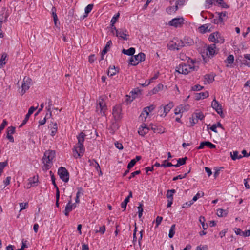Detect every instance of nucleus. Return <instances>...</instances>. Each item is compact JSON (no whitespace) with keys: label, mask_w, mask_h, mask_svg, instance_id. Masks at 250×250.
<instances>
[{"label":"nucleus","mask_w":250,"mask_h":250,"mask_svg":"<svg viewBox=\"0 0 250 250\" xmlns=\"http://www.w3.org/2000/svg\"><path fill=\"white\" fill-rule=\"evenodd\" d=\"M86 135L84 133L81 132L77 137L78 143L73 148V156L75 158L82 157L84 154L85 148L83 143Z\"/></svg>","instance_id":"f257e3e1"},{"label":"nucleus","mask_w":250,"mask_h":250,"mask_svg":"<svg viewBox=\"0 0 250 250\" xmlns=\"http://www.w3.org/2000/svg\"><path fill=\"white\" fill-rule=\"evenodd\" d=\"M217 53L216 45L213 43L208 45L206 48H204L201 52V55L204 62L207 63L209 61V58L213 57Z\"/></svg>","instance_id":"f03ea898"},{"label":"nucleus","mask_w":250,"mask_h":250,"mask_svg":"<svg viewBox=\"0 0 250 250\" xmlns=\"http://www.w3.org/2000/svg\"><path fill=\"white\" fill-rule=\"evenodd\" d=\"M55 156V152L53 150L46 151L42 158V162L44 164L43 170H47L52 166V160Z\"/></svg>","instance_id":"7ed1b4c3"},{"label":"nucleus","mask_w":250,"mask_h":250,"mask_svg":"<svg viewBox=\"0 0 250 250\" xmlns=\"http://www.w3.org/2000/svg\"><path fill=\"white\" fill-rule=\"evenodd\" d=\"M194 69V67L189 64L182 63L176 67V71L180 74H188Z\"/></svg>","instance_id":"20e7f679"},{"label":"nucleus","mask_w":250,"mask_h":250,"mask_svg":"<svg viewBox=\"0 0 250 250\" xmlns=\"http://www.w3.org/2000/svg\"><path fill=\"white\" fill-rule=\"evenodd\" d=\"M107 110V106L103 98L100 97L98 101V104L96 107L97 112L101 116L105 115V112Z\"/></svg>","instance_id":"39448f33"},{"label":"nucleus","mask_w":250,"mask_h":250,"mask_svg":"<svg viewBox=\"0 0 250 250\" xmlns=\"http://www.w3.org/2000/svg\"><path fill=\"white\" fill-rule=\"evenodd\" d=\"M145 54L143 53H140L137 55L132 57L129 60V63L132 65H136L139 62L144 61L145 59Z\"/></svg>","instance_id":"423d86ee"},{"label":"nucleus","mask_w":250,"mask_h":250,"mask_svg":"<svg viewBox=\"0 0 250 250\" xmlns=\"http://www.w3.org/2000/svg\"><path fill=\"white\" fill-rule=\"evenodd\" d=\"M184 19L183 17L175 18L168 22V25L175 28L181 27L184 24Z\"/></svg>","instance_id":"0eeeda50"},{"label":"nucleus","mask_w":250,"mask_h":250,"mask_svg":"<svg viewBox=\"0 0 250 250\" xmlns=\"http://www.w3.org/2000/svg\"><path fill=\"white\" fill-rule=\"evenodd\" d=\"M173 106V103L172 102H170L165 106L161 105L159 107L158 112L160 113L161 116L165 117Z\"/></svg>","instance_id":"6e6552de"},{"label":"nucleus","mask_w":250,"mask_h":250,"mask_svg":"<svg viewBox=\"0 0 250 250\" xmlns=\"http://www.w3.org/2000/svg\"><path fill=\"white\" fill-rule=\"evenodd\" d=\"M60 178L64 182H67L69 180V173L67 169L62 167H60L58 171Z\"/></svg>","instance_id":"1a4fd4ad"},{"label":"nucleus","mask_w":250,"mask_h":250,"mask_svg":"<svg viewBox=\"0 0 250 250\" xmlns=\"http://www.w3.org/2000/svg\"><path fill=\"white\" fill-rule=\"evenodd\" d=\"M184 46H185V44L183 41L177 39H175V41H173L168 44V46L170 49L179 50Z\"/></svg>","instance_id":"9d476101"},{"label":"nucleus","mask_w":250,"mask_h":250,"mask_svg":"<svg viewBox=\"0 0 250 250\" xmlns=\"http://www.w3.org/2000/svg\"><path fill=\"white\" fill-rule=\"evenodd\" d=\"M155 108L153 105H151L149 106L145 107L143 109V112L141 114L139 118L142 121H145L147 116L149 115V113L153 111Z\"/></svg>","instance_id":"9b49d317"},{"label":"nucleus","mask_w":250,"mask_h":250,"mask_svg":"<svg viewBox=\"0 0 250 250\" xmlns=\"http://www.w3.org/2000/svg\"><path fill=\"white\" fill-rule=\"evenodd\" d=\"M32 80L28 77H25L23 79V82L21 85V94L23 95L26 90H27L31 83Z\"/></svg>","instance_id":"f8f14e48"},{"label":"nucleus","mask_w":250,"mask_h":250,"mask_svg":"<svg viewBox=\"0 0 250 250\" xmlns=\"http://www.w3.org/2000/svg\"><path fill=\"white\" fill-rule=\"evenodd\" d=\"M211 106L222 118L224 117L222 106L220 104H219L215 98H214L212 102Z\"/></svg>","instance_id":"ddd939ff"},{"label":"nucleus","mask_w":250,"mask_h":250,"mask_svg":"<svg viewBox=\"0 0 250 250\" xmlns=\"http://www.w3.org/2000/svg\"><path fill=\"white\" fill-rule=\"evenodd\" d=\"M122 108L120 105H118L113 107L112 114L115 120L118 121L121 119Z\"/></svg>","instance_id":"4468645a"},{"label":"nucleus","mask_w":250,"mask_h":250,"mask_svg":"<svg viewBox=\"0 0 250 250\" xmlns=\"http://www.w3.org/2000/svg\"><path fill=\"white\" fill-rule=\"evenodd\" d=\"M76 207V205L75 204H72V201L70 199L65 206V209L63 211V212L65 216H68L69 213L70 211L72 210L73 209H74Z\"/></svg>","instance_id":"2eb2a0df"},{"label":"nucleus","mask_w":250,"mask_h":250,"mask_svg":"<svg viewBox=\"0 0 250 250\" xmlns=\"http://www.w3.org/2000/svg\"><path fill=\"white\" fill-rule=\"evenodd\" d=\"M205 146H208V147H209L210 148H214L216 147V146L215 145L212 144L210 142L205 141V142H202L200 143V145L199 146V147L197 148V149H203Z\"/></svg>","instance_id":"dca6fc26"},{"label":"nucleus","mask_w":250,"mask_h":250,"mask_svg":"<svg viewBox=\"0 0 250 250\" xmlns=\"http://www.w3.org/2000/svg\"><path fill=\"white\" fill-rule=\"evenodd\" d=\"M38 176H34L32 178L29 179L28 185H30V187H26L27 189L30 188L31 187L36 186V184L38 182Z\"/></svg>","instance_id":"f3484780"},{"label":"nucleus","mask_w":250,"mask_h":250,"mask_svg":"<svg viewBox=\"0 0 250 250\" xmlns=\"http://www.w3.org/2000/svg\"><path fill=\"white\" fill-rule=\"evenodd\" d=\"M149 130V128L147 127L146 124H143L138 130V133L142 136H144L146 134Z\"/></svg>","instance_id":"a211bd4d"},{"label":"nucleus","mask_w":250,"mask_h":250,"mask_svg":"<svg viewBox=\"0 0 250 250\" xmlns=\"http://www.w3.org/2000/svg\"><path fill=\"white\" fill-rule=\"evenodd\" d=\"M126 30H125V31L119 30V31H117V35L116 36L124 40H127V37L128 36V35L126 33Z\"/></svg>","instance_id":"6ab92c4d"},{"label":"nucleus","mask_w":250,"mask_h":250,"mask_svg":"<svg viewBox=\"0 0 250 250\" xmlns=\"http://www.w3.org/2000/svg\"><path fill=\"white\" fill-rule=\"evenodd\" d=\"M208 96H209V93L207 91H206L205 92H201V93L196 94L195 99L197 100H199L200 99H201L202 98L204 99L205 98H207Z\"/></svg>","instance_id":"aec40b11"},{"label":"nucleus","mask_w":250,"mask_h":250,"mask_svg":"<svg viewBox=\"0 0 250 250\" xmlns=\"http://www.w3.org/2000/svg\"><path fill=\"white\" fill-rule=\"evenodd\" d=\"M135 49L133 47H131L127 50H126L125 49H123L122 51V52L123 54H126V55H127L129 56L133 55L135 53Z\"/></svg>","instance_id":"412c9836"},{"label":"nucleus","mask_w":250,"mask_h":250,"mask_svg":"<svg viewBox=\"0 0 250 250\" xmlns=\"http://www.w3.org/2000/svg\"><path fill=\"white\" fill-rule=\"evenodd\" d=\"M217 36H219V38H221V36L218 32H214L209 35L208 37V40L210 41L216 43L215 37Z\"/></svg>","instance_id":"4be33fe9"},{"label":"nucleus","mask_w":250,"mask_h":250,"mask_svg":"<svg viewBox=\"0 0 250 250\" xmlns=\"http://www.w3.org/2000/svg\"><path fill=\"white\" fill-rule=\"evenodd\" d=\"M163 88V85L161 83H159L151 90V94H155L159 91L162 90Z\"/></svg>","instance_id":"5701e85b"},{"label":"nucleus","mask_w":250,"mask_h":250,"mask_svg":"<svg viewBox=\"0 0 250 250\" xmlns=\"http://www.w3.org/2000/svg\"><path fill=\"white\" fill-rule=\"evenodd\" d=\"M228 214V211L222 208H219L217 210V215L219 217L226 216Z\"/></svg>","instance_id":"b1692460"},{"label":"nucleus","mask_w":250,"mask_h":250,"mask_svg":"<svg viewBox=\"0 0 250 250\" xmlns=\"http://www.w3.org/2000/svg\"><path fill=\"white\" fill-rule=\"evenodd\" d=\"M178 5H176L168 7L167 9V11L168 14H171L172 13H175L178 9Z\"/></svg>","instance_id":"393cba45"},{"label":"nucleus","mask_w":250,"mask_h":250,"mask_svg":"<svg viewBox=\"0 0 250 250\" xmlns=\"http://www.w3.org/2000/svg\"><path fill=\"white\" fill-rule=\"evenodd\" d=\"M112 44V41L111 40L108 41L106 43L105 46L104 47V49L102 52V55L104 56L109 50V49L110 46Z\"/></svg>","instance_id":"a878e982"},{"label":"nucleus","mask_w":250,"mask_h":250,"mask_svg":"<svg viewBox=\"0 0 250 250\" xmlns=\"http://www.w3.org/2000/svg\"><path fill=\"white\" fill-rule=\"evenodd\" d=\"M218 16L219 22H222L224 20V17H227L228 13L226 11L222 12H216Z\"/></svg>","instance_id":"bb28decb"},{"label":"nucleus","mask_w":250,"mask_h":250,"mask_svg":"<svg viewBox=\"0 0 250 250\" xmlns=\"http://www.w3.org/2000/svg\"><path fill=\"white\" fill-rule=\"evenodd\" d=\"M209 25L204 24L199 27L200 31L201 33H205L206 32H210V28L208 29Z\"/></svg>","instance_id":"cd10ccee"},{"label":"nucleus","mask_w":250,"mask_h":250,"mask_svg":"<svg viewBox=\"0 0 250 250\" xmlns=\"http://www.w3.org/2000/svg\"><path fill=\"white\" fill-rule=\"evenodd\" d=\"M230 155L233 160L239 159L242 158V156L241 155H238V152L237 151H234L233 152H231Z\"/></svg>","instance_id":"c85d7f7f"},{"label":"nucleus","mask_w":250,"mask_h":250,"mask_svg":"<svg viewBox=\"0 0 250 250\" xmlns=\"http://www.w3.org/2000/svg\"><path fill=\"white\" fill-rule=\"evenodd\" d=\"M175 227H176L175 224L172 225L170 227L169 234H168V237L170 238H172L173 237L174 235L175 234Z\"/></svg>","instance_id":"c756f323"},{"label":"nucleus","mask_w":250,"mask_h":250,"mask_svg":"<svg viewBox=\"0 0 250 250\" xmlns=\"http://www.w3.org/2000/svg\"><path fill=\"white\" fill-rule=\"evenodd\" d=\"M171 5L174 4L180 6L183 5L185 0H169Z\"/></svg>","instance_id":"7c9ffc66"},{"label":"nucleus","mask_w":250,"mask_h":250,"mask_svg":"<svg viewBox=\"0 0 250 250\" xmlns=\"http://www.w3.org/2000/svg\"><path fill=\"white\" fill-rule=\"evenodd\" d=\"M117 70L115 68V67L114 66L113 67H110L108 69V75L109 76H113V75H115L117 73Z\"/></svg>","instance_id":"2f4dec72"},{"label":"nucleus","mask_w":250,"mask_h":250,"mask_svg":"<svg viewBox=\"0 0 250 250\" xmlns=\"http://www.w3.org/2000/svg\"><path fill=\"white\" fill-rule=\"evenodd\" d=\"M93 7V4H88L85 8V14H86L84 15V17H87V15L92 10V8Z\"/></svg>","instance_id":"473e14b6"},{"label":"nucleus","mask_w":250,"mask_h":250,"mask_svg":"<svg viewBox=\"0 0 250 250\" xmlns=\"http://www.w3.org/2000/svg\"><path fill=\"white\" fill-rule=\"evenodd\" d=\"M176 191L175 189H171L167 190V197L168 199H173V194L175 193Z\"/></svg>","instance_id":"72a5a7b5"},{"label":"nucleus","mask_w":250,"mask_h":250,"mask_svg":"<svg viewBox=\"0 0 250 250\" xmlns=\"http://www.w3.org/2000/svg\"><path fill=\"white\" fill-rule=\"evenodd\" d=\"M199 221L202 225V228L204 230H206L207 229L208 225L205 224V218L203 216H200L199 218Z\"/></svg>","instance_id":"f704fd0d"},{"label":"nucleus","mask_w":250,"mask_h":250,"mask_svg":"<svg viewBox=\"0 0 250 250\" xmlns=\"http://www.w3.org/2000/svg\"><path fill=\"white\" fill-rule=\"evenodd\" d=\"M7 57V55L4 53L2 54L1 58L0 60V67H1L3 65L5 64V62H4L6 57Z\"/></svg>","instance_id":"c9c22d12"},{"label":"nucleus","mask_w":250,"mask_h":250,"mask_svg":"<svg viewBox=\"0 0 250 250\" xmlns=\"http://www.w3.org/2000/svg\"><path fill=\"white\" fill-rule=\"evenodd\" d=\"M51 10H52V16L53 17L54 21L55 22V25H56L57 21L58 20V17H57V14L56 13V9L55 7H53L52 8Z\"/></svg>","instance_id":"e433bc0d"},{"label":"nucleus","mask_w":250,"mask_h":250,"mask_svg":"<svg viewBox=\"0 0 250 250\" xmlns=\"http://www.w3.org/2000/svg\"><path fill=\"white\" fill-rule=\"evenodd\" d=\"M205 79L208 83L213 82L214 80L212 75H206L205 76Z\"/></svg>","instance_id":"4c0bfd02"},{"label":"nucleus","mask_w":250,"mask_h":250,"mask_svg":"<svg viewBox=\"0 0 250 250\" xmlns=\"http://www.w3.org/2000/svg\"><path fill=\"white\" fill-rule=\"evenodd\" d=\"M186 45L190 46L194 43L193 41L190 38L185 39L183 41Z\"/></svg>","instance_id":"58836bf2"},{"label":"nucleus","mask_w":250,"mask_h":250,"mask_svg":"<svg viewBox=\"0 0 250 250\" xmlns=\"http://www.w3.org/2000/svg\"><path fill=\"white\" fill-rule=\"evenodd\" d=\"M15 131V127L13 126H9L7 128V135H12V134H14Z\"/></svg>","instance_id":"ea45409f"},{"label":"nucleus","mask_w":250,"mask_h":250,"mask_svg":"<svg viewBox=\"0 0 250 250\" xmlns=\"http://www.w3.org/2000/svg\"><path fill=\"white\" fill-rule=\"evenodd\" d=\"M51 135L54 136L57 131V124L56 123H54L53 126L51 128Z\"/></svg>","instance_id":"a19ab883"},{"label":"nucleus","mask_w":250,"mask_h":250,"mask_svg":"<svg viewBox=\"0 0 250 250\" xmlns=\"http://www.w3.org/2000/svg\"><path fill=\"white\" fill-rule=\"evenodd\" d=\"M50 174L51 175V181H52V184H53V185L54 186L55 188H56V191H57V190H59V188L55 183V176L53 174V173H52V172L51 171H50Z\"/></svg>","instance_id":"79ce46f5"},{"label":"nucleus","mask_w":250,"mask_h":250,"mask_svg":"<svg viewBox=\"0 0 250 250\" xmlns=\"http://www.w3.org/2000/svg\"><path fill=\"white\" fill-rule=\"evenodd\" d=\"M226 62H227L228 64H232L234 62V56L232 55H229L228 56Z\"/></svg>","instance_id":"37998d69"},{"label":"nucleus","mask_w":250,"mask_h":250,"mask_svg":"<svg viewBox=\"0 0 250 250\" xmlns=\"http://www.w3.org/2000/svg\"><path fill=\"white\" fill-rule=\"evenodd\" d=\"M204 195V193L203 192H198L195 196H194L192 199L193 202H195L200 197H203Z\"/></svg>","instance_id":"c03bdc74"},{"label":"nucleus","mask_w":250,"mask_h":250,"mask_svg":"<svg viewBox=\"0 0 250 250\" xmlns=\"http://www.w3.org/2000/svg\"><path fill=\"white\" fill-rule=\"evenodd\" d=\"M120 16V13L118 12L116 15H115L112 18L111 20V24H115L116 22L118 19L119 18Z\"/></svg>","instance_id":"a18cd8bd"},{"label":"nucleus","mask_w":250,"mask_h":250,"mask_svg":"<svg viewBox=\"0 0 250 250\" xmlns=\"http://www.w3.org/2000/svg\"><path fill=\"white\" fill-rule=\"evenodd\" d=\"M196 122H198V120H202L204 118V116L202 112H198L195 113Z\"/></svg>","instance_id":"49530a36"},{"label":"nucleus","mask_w":250,"mask_h":250,"mask_svg":"<svg viewBox=\"0 0 250 250\" xmlns=\"http://www.w3.org/2000/svg\"><path fill=\"white\" fill-rule=\"evenodd\" d=\"M143 204L141 203L139 204V206L138 207V216L139 218H141L142 216L143 209Z\"/></svg>","instance_id":"de8ad7c7"},{"label":"nucleus","mask_w":250,"mask_h":250,"mask_svg":"<svg viewBox=\"0 0 250 250\" xmlns=\"http://www.w3.org/2000/svg\"><path fill=\"white\" fill-rule=\"evenodd\" d=\"M188 159V158L187 157H185L183 158H179L177 160V162L178 163V164L180 166L184 165L186 163V160Z\"/></svg>","instance_id":"09e8293b"},{"label":"nucleus","mask_w":250,"mask_h":250,"mask_svg":"<svg viewBox=\"0 0 250 250\" xmlns=\"http://www.w3.org/2000/svg\"><path fill=\"white\" fill-rule=\"evenodd\" d=\"M129 200H128V198H126L125 200L121 204V207L124 208V210H125L127 203L129 202Z\"/></svg>","instance_id":"8fccbe9b"},{"label":"nucleus","mask_w":250,"mask_h":250,"mask_svg":"<svg viewBox=\"0 0 250 250\" xmlns=\"http://www.w3.org/2000/svg\"><path fill=\"white\" fill-rule=\"evenodd\" d=\"M159 76V72H158L157 74H155L154 76L151 78L149 82L147 84H143V86H147L148 84H150V83L152 82L154 80L157 79L158 78Z\"/></svg>","instance_id":"3c124183"},{"label":"nucleus","mask_w":250,"mask_h":250,"mask_svg":"<svg viewBox=\"0 0 250 250\" xmlns=\"http://www.w3.org/2000/svg\"><path fill=\"white\" fill-rule=\"evenodd\" d=\"M216 1L223 8H227L229 7L228 5L224 2L223 0H216Z\"/></svg>","instance_id":"603ef678"},{"label":"nucleus","mask_w":250,"mask_h":250,"mask_svg":"<svg viewBox=\"0 0 250 250\" xmlns=\"http://www.w3.org/2000/svg\"><path fill=\"white\" fill-rule=\"evenodd\" d=\"M31 115L28 114V113L26 115L24 119L23 120V121H22V124L20 125V127H22L23 125H25L26 124V123L27 122V121L29 118V117Z\"/></svg>","instance_id":"864d4df0"},{"label":"nucleus","mask_w":250,"mask_h":250,"mask_svg":"<svg viewBox=\"0 0 250 250\" xmlns=\"http://www.w3.org/2000/svg\"><path fill=\"white\" fill-rule=\"evenodd\" d=\"M203 88H204L203 86H202L199 84H197V85L193 86L192 87V89L193 91H200V90H202Z\"/></svg>","instance_id":"5fc2aeb1"},{"label":"nucleus","mask_w":250,"mask_h":250,"mask_svg":"<svg viewBox=\"0 0 250 250\" xmlns=\"http://www.w3.org/2000/svg\"><path fill=\"white\" fill-rule=\"evenodd\" d=\"M119 30L117 29L114 24H111V32L113 34V35H117V31H119Z\"/></svg>","instance_id":"6e6d98bb"},{"label":"nucleus","mask_w":250,"mask_h":250,"mask_svg":"<svg viewBox=\"0 0 250 250\" xmlns=\"http://www.w3.org/2000/svg\"><path fill=\"white\" fill-rule=\"evenodd\" d=\"M9 17V13L6 12L4 15V19L3 20H0V24L2 25L3 22H6L8 21V17Z\"/></svg>","instance_id":"4d7b16f0"},{"label":"nucleus","mask_w":250,"mask_h":250,"mask_svg":"<svg viewBox=\"0 0 250 250\" xmlns=\"http://www.w3.org/2000/svg\"><path fill=\"white\" fill-rule=\"evenodd\" d=\"M193 202H194L193 201V200L187 202L183 204L182 208H187H187L189 207L193 204Z\"/></svg>","instance_id":"13d9d810"},{"label":"nucleus","mask_w":250,"mask_h":250,"mask_svg":"<svg viewBox=\"0 0 250 250\" xmlns=\"http://www.w3.org/2000/svg\"><path fill=\"white\" fill-rule=\"evenodd\" d=\"M163 220V217L161 216H157L156 219V227H158L159 225L161 224L162 221Z\"/></svg>","instance_id":"bf43d9fd"},{"label":"nucleus","mask_w":250,"mask_h":250,"mask_svg":"<svg viewBox=\"0 0 250 250\" xmlns=\"http://www.w3.org/2000/svg\"><path fill=\"white\" fill-rule=\"evenodd\" d=\"M182 113V107H180V106H177L174 110V113L176 115H178L180 113Z\"/></svg>","instance_id":"052dcab7"},{"label":"nucleus","mask_w":250,"mask_h":250,"mask_svg":"<svg viewBox=\"0 0 250 250\" xmlns=\"http://www.w3.org/2000/svg\"><path fill=\"white\" fill-rule=\"evenodd\" d=\"M179 106L180 107H182V113L184 111H188L189 108V106L188 104H181Z\"/></svg>","instance_id":"680f3d73"},{"label":"nucleus","mask_w":250,"mask_h":250,"mask_svg":"<svg viewBox=\"0 0 250 250\" xmlns=\"http://www.w3.org/2000/svg\"><path fill=\"white\" fill-rule=\"evenodd\" d=\"M136 164V162L134 160L132 159L127 165V168L130 169Z\"/></svg>","instance_id":"e2e57ef3"},{"label":"nucleus","mask_w":250,"mask_h":250,"mask_svg":"<svg viewBox=\"0 0 250 250\" xmlns=\"http://www.w3.org/2000/svg\"><path fill=\"white\" fill-rule=\"evenodd\" d=\"M38 107V104H37V105L36 107H34V106H31L28 110V114L29 115H31L34 111L37 109Z\"/></svg>","instance_id":"0e129e2a"},{"label":"nucleus","mask_w":250,"mask_h":250,"mask_svg":"<svg viewBox=\"0 0 250 250\" xmlns=\"http://www.w3.org/2000/svg\"><path fill=\"white\" fill-rule=\"evenodd\" d=\"M28 206V204L27 203H21L20 204V207L21 208L20 211L22 209H25Z\"/></svg>","instance_id":"69168bd1"},{"label":"nucleus","mask_w":250,"mask_h":250,"mask_svg":"<svg viewBox=\"0 0 250 250\" xmlns=\"http://www.w3.org/2000/svg\"><path fill=\"white\" fill-rule=\"evenodd\" d=\"M115 146L118 149L120 150L123 149V146L122 144L118 142H115Z\"/></svg>","instance_id":"338daca9"},{"label":"nucleus","mask_w":250,"mask_h":250,"mask_svg":"<svg viewBox=\"0 0 250 250\" xmlns=\"http://www.w3.org/2000/svg\"><path fill=\"white\" fill-rule=\"evenodd\" d=\"M208 249L207 245H204L203 246H199L196 248V250H207Z\"/></svg>","instance_id":"774afa93"}]
</instances>
